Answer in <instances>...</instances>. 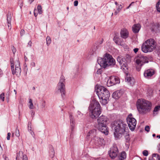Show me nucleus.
Instances as JSON below:
<instances>
[{"label": "nucleus", "mask_w": 160, "mask_h": 160, "mask_svg": "<svg viewBox=\"0 0 160 160\" xmlns=\"http://www.w3.org/2000/svg\"><path fill=\"white\" fill-rule=\"evenodd\" d=\"M112 128L114 130V135L116 140L119 139L125 132L128 128L127 124L122 120H118L113 122Z\"/></svg>", "instance_id": "obj_1"}, {"label": "nucleus", "mask_w": 160, "mask_h": 160, "mask_svg": "<svg viewBox=\"0 0 160 160\" xmlns=\"http://www.w3.org/2000/svg\"><path fill=\"white\" fill-rule=\"evenodd\" d=\"M89 114L92 119H96L100 114V105L97 101L94 100L91 102L88 108Z\"/></svg>", "instance_id": "obj_2"}, {"label": "nucleus", "mask_w": 160, "mask_h": 160, "mask_svg": "<svg viewBox=\"0 0 160 160\" xmlns=\"http://www.w3.org/2000/svg\"><path fill=\"white\" fill-rule=\"evenodd\" d=\"M101 59L102 60L101 62V69L106 68L110 66L114 67L115 65V60L109 53H105L102 58H101Z\"/></svg>", "instance_id": "obj_3"}, {"label": "nucleus", "mask_w": 160, "mask_h": 160, "mask_svg": "<svg viewBox=\"0 0 160 160\" xmlns=\"http://www.w3.org/2000/svg\"><path fill=\"white\" fill-rule=\"evenodd\" d=\"M157 46V42L152 38L147 40L144 42L141 46L142 51L144 53L151 52L154 50Z\"/></svg>", "instance_id": "obj_4"}, {"label": "nucleus", "mask_w": 160, "mask_h": 160, "mask_svg": "<svg viewBox=\"0 0 160 160\" xmlns=\"http://www.w3.org/2000/svg\"><path fill=\"white\" fill-rule=\"evenodd\" d=\"M137 106L140 113L145 114L150 111L152 104L148 101L144 100L142 103L137 104Z\"/></svg>", "instance_id": "obj_5"}, {"label": "nucleus", "mask_w": 160, "mask_h": 160, "mask_svg": "<svg viewBox=\"0 0 160 160\" xmlns=\"http://www.w3.org/2000/svg\"><path fill=\"white\" fill-rule=\"evenodd\" d=\"M117 60L121 66V68L126 74L128 73V62L130 61V56L127 55L126 57L118 56L117 58Z\"/></svg>", "instance_id": "obj_6"}, {"label": "nucleus", "mask_w": 160, "mask_h": 160, "mask_svg": "<svg viewBox=\"0 0 160 160\" xmlns=\"http://www.w3.org/2000/svg\"><path fill=\"white\" fill-rule=\"evenodd\" d=\"M136 68L137 71H140L142 66L145 63L148 62V58L146 56L140 55L136 57L135 58Z\"/></svg>", "instance_id": "obj_7"}, {"label": "nucleus", "mask_w": 160, "mask_h": 160, "mask_svg": "<svg viewBox=\"0 0 160 160\" xmlns=\"http://www.w3.org/2000/svg\"><path fill=\"white\" fill-rule=\"evenodd\" d=\"M65 79L63 76H62L58 83L57 88L58 90H59L61 94L62 97L63 98L65 95Z\"/></svg>", "instance_id": "obj_8"}, {"label": "nucleus", "mask_w": 160, "mask_h": 160, "mask_svg": "<svg viewBox=\"0 0 160 160\" xmlns=\"http://www.w3.org/2000/svg\"><path fill=\"white\" fill-rule=\"evenodd\" d=\"M127 121L130 129L133 131L135 129L136 125V120L132 117V114H129L127 118Z\"/></svg>", "instance_id": "obj_9"}, {"label": "nucleus", "mask_w": 160, "mask_h": 160, "mask_svg": "<svg viewBox=\"0 0 160 160\" xmlns=\"http://www.w3.org/2000/svg\"><path fill=\"white\" fill-rule=\"evenodd\" d=\"M118 152V148L116 145H114L110 148L108 151V154L112 159H114L117 157Z\"/></svg>", "instance_id": "obj_10"}, {"label": "nucleus", "mask_w": 160, "mask_h": 160, "mask_svg": "<svg viewBox=\"0 0 160 160\" xmlns=\"http://www.w3.org/2000/svg\"><path fill=\"white\" fill-rule=\"evenodd\" d=\"M119 83L120 80L119 78L115 76H110L107 82L108 87L113 86Z\"/></svg>", "instance_id": "obj_11"}, {"label": "nucleus", "mask_w": 160, "mask_h": 160, "mask_svg": "<svg viewBox=\"0 0 160 160\" xmlns=\"http://www.w3.org/2000/svg\"><path fill=\"white\" fill-rule=\"evenodd\" d=\"M156 73L155 70L152 68L146 69L144 71L143 75L145 78L150 79Z\"/></svg>", "instance_id": "obj_12"}, {"label": "nucleus", "mask_w": 160, "mask_h": 160, "mask_svg": "<svg viewBox=\"0 0 160 160\" xmlns=\"http://www.w3.org/2000/svg\"><path fill=\"white\" fill-rule=\"evenodd\" d=\"M99 43L97 44L96 43L92 48L89 50L87 56L88 58H89L91 55L93 54L94 53H96L97 52H98V49L99 48Z\"/></svg>", "instance_id": "obj_13"}, {"label": "nucleus", "mask_w": 160, "mask_h": 160, "mask_svg": "<svg viewBox=\"0 0 160 160\" xmlns=\"http://www.w3.org/2000/svg\"><path fill=\"white\" fill-rule=\"evenodd\" d=\"M109 91L104 87L101 86V97H103L106 98H109Z\"/></svg>", "instance_id": "obj_14"}, {"label": "nucleus", "mask_w": 160, "mask_h": 160, "mask_svg": "<svg viewBox=\"0 0 160 160\" xmlns=\"http://www.w3.org/2000/svg\"><path fill=\"white\" fill-rule=\"evenodd\" d=\"M15 68L14 70V73L12 74L13 75H14L15 74L18 76H19L21 72V69L20 68V63L18 60L16 62H15Z\"/></svg>", "instance_id": "obj_15"}, {"label": "nucleus", "mask_w": 160, "mask_h": 160, "mask_svg": "<svg viewBox=\"0 0 160 160\" xmlns=\"http://www.w3.org/2000/svg\"><path fill=\"white\" fill-rule=\"evenodd\" d=\"M129 32L126 28L122 29L120 32V35L121 38L123 39H126L129 36Z\"/></svg>", "instance_id": "obj_16"}, {"label": "nucleus", "mask_w": 160, "mask_h": 160, "mask_svg": "<svg viewBox=\"0 0 160 160\" xmlns=\"http://www.w3.org/2000/svg\"><path fill=\"white\" fill-rule=\"evenodd\" d=\"M123 93V91L121 90H117L113 93L112 97L115 99H118L122 95Z\"/></svg>", "instance_id": "obj_17"}, {"label": "nucleus", "mask_w": 160, "mask_h": 160, "mask_svg": "<svg viewBox=\"0 0 160 160\" xmlns=\"http://www.w3.org/2000/svg\"><path fill=\"white\" fill-rule=\"evenodd\" d=\"M141 27L139 23L134 24L132 27V31L135 33H138Z\"/></svg>", "instance_id": "obj_18"}, {"label": "nucleus", "mask_w": 160, "mask_h": 160, "mask_svg": "<svg viewBox=\"0 0 160 160\" xmlns=\"http://www.w3.org/2000/svg\"><path fill=\"white\" fill-rule=\"evenodd\" d=\"M12 18V15L11 12H9L7 14V21L8 23V28L10 29L11 28V21Z\"/></svg>", "instance_id": "obj_19"}, {"label": "nucleus", "mask_w": 160, "mask_h": 160, "mask_svg": "<svg viewBox=\"0 0 160 160\" xmlns=\"http://www.w3.org/2000/svg\"><path fill=\"white\" fill-rule=\"evenodd\" d=\"M101 132L105 135H108V129L107 125L101 126Z\"/></svg>", "instance_id": "obj_20"}, {"label": "nucleus", "mask_w": 160, "mask_h": 160, "mask_svg": "<svg viewBox=\"0 0 160 160\" xmlns=\"http://www.w3.org/2000/svg\"><path fill=\"white\" fill-rule=\"evenodd\" d=\"M125 80L131 86H132L134 85L135 81L133 78L127 77L126 78Z\"/></svg>", "instance_id": "obj_21"}, {"label": "nucleus", "mask_w": 160, "mask_h": 160, "mask_svg": "<svg viewBox=\"0 0 160 160\" xmlns=\"http://www.w3.org/2000/svg\"><path fill=\"white\" fill-rule=\"evenodd\" d=\"M113 40L117 44L121 46L122 45V40L119 37L115 36L114 37Z\"/></svg>", "instance_id": "obj_22"}, {"label": "nucleus", "mask_w": 160, "mask_h": 160, "mask_svg": "<svg viewBox=\"0 0 160 160\" xmlns=\"http://www.w3.org/2000/svg\"><path fill=\"white\" fill-rule=\"evenodd\" d=\"M107 118L105 116L102 115L101 116V126L107 125Z\"/></svg>", "instance_id": "obj_23"}, {"label": "nucleus", "mask_w": 160, "mask_h": 160, "mask_svg": "<svg viewBox=\"0 0 160 160\" xmlns=\"http://www.w3.org/2000/svg\"><path fill=\"white\" fill-rule=\"evenodd\" d=\"M49 152L50 154V156L52 158L54 156L55 152L53 147L52 145H49Z\"/></svg>", "instance_id": "obj_24"}, {"label": "nucleus", "mask_w": 160, "mask_h": 160, "mask_svg": "<svg viewBox=\"0 0 160 160\" xmlns=\"http://www.w3.org/2000/svg\"><path fill=\"white\" fill-rule=\"evenodd\" d=\"M159 27V25L158 23H156L152 25L151 28V30L152 32H157L158 29Z\"/></svg>", "instance_id": "obj_25"}, {"label": "nucleus", "mask_w": 160, "mask_h": 160, "mask_svg": "<svg viewBox=\"0 0 160 160\" xmlns=\"http://www.w3.org/2000/svg\"><path fill=\"white\" fill-rule=\"evenodd\" d=\"M126 158V153L124 151H122L118 157L119 160H124Z\"/></svg>", "instance_id": "obj_26"}, {"label": "nucleus", "mask_w": 160, "mask_h": 160, "mask_svg": "<svg viewBox=\"0 0 160 160\" xmlns=\"http://www.w3.org/2000/svg\"><path fill=\"white\" fill-rule=\"evenodd\" d=\"M100 91V86L99 85L97 84L95 87V92L98 96L99 98L100 99L99 92Z\"/></svg>", "instance_id": "obj_27"}, {"label": "nucleus", "mask_w": 160, "mask_h": 160, "mask_svg": "<svg viewBox=\"0 0 160 160\" xmlns=\"http://www.w3.org/2000/svg\"><path fill=\"white\" fill-rule=\"evenodd\" d=\"M31 126V122H29L28 124V130L31 133L32 137H34L35 136L34 132L32 130Z\"/></svg>", "instance_id": "obj_28"}, {"label": "nucleus", "mask_w": 160, "mask_h": 160, "mask_svg": "<svg viewBox=\"0 0 160 160\" xmlns=\"http://www.w3.org/2000/svg\"><path fill=\"white\" fill-rule=\"evenodd\" d=\"M109 98H104L103 97H101V103L103 105H105L108 103Z\"/></svg>", "instance_id": "obj_29"}, {"label": "nucleus", "mask_w": 160, "mask_h": 160, "mask_svg": "<svg viewBox=\"0 0 160 160\" xmlns=\"http://www.w3.org/2000/svg\"><path fill=\"white\" fill-rule=\"evenodd\" d=\"M96 130L95 129H92L89 131L87 134V136H93L95 135Z\"/></svg>", "instance_id": "obj_30"}, {"label": "nucleus", "mask_w": 160, "mask_h": 160, "mask_svg": "<svg viewBox=\"0 0 160 160\" xmlns=\"http://www.w3.org/2000/svg\"><path fill=\"white\" fill-rule=\"evenodd\" d=\"M10 64L11 69L12 70V73L14 74V61L12 58H10Z\"/></svg>", "instance_id": "obj_31"}, {"label": "nucleus", "mask_w": 160, "mask_h": 160, "mask_svg": "<svg viewBox=\"0 0 160 160\" xmlns=\"http://www.w3.org/2000/svg\"><path fill=\"white\" fill-rule=\"evenodd\" d=\"M149 160H160L159 156L158 154H153L152 157L151 159H149Z\"/></svg>", "instance_id": "obj_32"}, {"label": "nucleus", "mask_w": 160, "mask_h": 160, "mask_svg": "<svg viewBox=\"0 0 160 160\" xmlns=\"http://www.w3.org/2000/svg\"><path fill=\"white\" fill-rule=\"evenodd\" d=\"M123 135H125L124 137L127 142H128L130 139V136L128 132L126 131V132Z\"/></svg>", "instance_id": "obj_33"}, {"label": "nucleus", "mask_w": 160, "mask_h": 160, "mask_svg": "<svg viewBox=\"0 0 160 160\" xmlns=\"http://www.w3.org/2000/svg\"><path fill=\"white\" fill-rule=\"evenodd\" d=\"M100 117L98 118L97 119L98 123H96L94 125V126L97 128L99 131H100Z\"/></svg>", "instance_id": "obj_34"}, {"label": "nucleus", "mask_w": 160, "mask_h": 160, "mask_svg": "<svg viewBox=\"0 0 160 160\" xmlns=\"http://www.w3.org/2000/svg\"><path fill=\"white\" fill-rule=\"evenodd\" d=\"M69 116L70 120L71 125L73 127L74 125L75 121L72 118V115H70Z\"/></svg>", "instance_id": "obj_35"}, {"label": "nucleus", "mask_w": 160, "mask_h": 160, "mask_svg": "<svg viewBox=\"0 0 160 160\" xmlns=\"http://www.w3.org/2000/svg\"><path fill=\"white\" fill-rule=\"evenodd\" d=\"M29 103L30 104L29 106V107L30 109H33L34 108V106L32 102V99L31 98L29 99Z\"/></svg>", "instance_id": "obj_36"}, {"label": "nucleus", "mask_w": 160, "mask_h": 160, "mask_svg": "<svg viewBox=\"0 0 160 160\" xmlns=\"http://www.w3.org/2000/svg\"><path fill=\"white\" fill-rule=\"evenodd\" d=\"M46 42L47 46H48L51 42V40L50 37H47L46 38Z\"/></svg>", "instance_id": "obj_37"}, {"label": "nucleus", "mask_w": 160, "mask_h": 160, "mask_svg": "<svg viewBox=\"0 0 160 160\" xmlns=\"http://www.w3.org/2000/svg\"><path fill=\"white\" fill-rule=\"evenodd\" d=\"M156 7L157 11L160 12V0L157 3Z\"/></svg>", "instance_id": "obj_38"}, {"label": "nucleus", "mask_w": 160, "mask_h": 160, "mask_svg": "<svg viewBox=\"0 0 160 160\" xmlns=\"http://www.w3.org/2000/svg\"><path fill=\"white\" fill-rule=\"evenodd\" d=\"M38 13L39 14H41L42 13V8L41 5H38Z\"/></svg>", "instance_id": "obj_39"}, {"label": "nucleus", "mask_w": 160, "mask_h": 160, "mask_svg": "<svg viewBox=\"0 0 160 160\" xmlns=\"http://www.w3.org/2000/svg\"><path fill=\"white\" fill-rule=\"evenodd\" d=\"M160 108V106H156L154 108V110H153V114H154L155 112H156L157 111H158L159 110Z\"/></svg>", "instance_id": "obj_40"}, {"label": "nucleus", "mask_w": 160, "mask_h": 160, "mask_svg": "<svg viewBox=\"0 0 160 160\" xmlns=\"http://www.w3.org/2000/svg\"><path fill=\"white\" fill-rule=\"evenodd\" d=\"M15 135L16 137H18L20 136V133H19V130L17 128H16V132H15Z\"/></svg>", "instance_id": "obj_41"}, {"label": "nucleus", "mask_w": 160, "mask_h": 160, "mask_svg": "<svg viewBox=\"0 0 160 160\" xmlns=\"http://www.w3.org/2000/svg\"><path fill=\"white\" fill-rule=\"evenodd\" d=\"M4 93H2L0 95V98L2 101H4Z\"/></svg>", "instance_id": "obj_42"}, {"label": "nucleus", "mask_w": 160, "mask_h": 160, "mask_svg": "<svg viewBox=\"0 0 160 160\" xmlns=\"http://www.w3.org/2000/svg\"><path fill=\"white\" fill-rule=\"evenodd\" d=\"M142 154L144 156H147L148 155V152L147 150H144L143 151Z\"/></svg>", "instance_id": "obj_43"}, {"label": "nucleus", "mask_w": 160, "mask_h": 160, "mask_svg": "<svg viewBox=\"0 0 160 160\" xmlns=\"http://www.w3.org/2000/svg\"><path fill=\"white\" fill-rule=\"evenodd\" d=\"M118 6V7L117 9V10L119 12L122 9V7L121 4L119 5Z\"/></svg>", "instance_id": "obj_44"}, {"label": "nucleus", "mask_w": 160, "mask_h": 160, "mask_svg": "<svg viewBox=\"0 0 160 160\" xmlns=\"http://www.w3.org/2000/svg\"><path fill=\"white\" fill-rule=\"evenodd\" d=\"M145 130L146 131L148 132L150 131V127L148 126H147L145 128Z\"/></svg>", "instance_id": "obj_45"}, {"label": "nucleus", "mask_w": 160, "mask_h": 160, "mask_svg": "<svg viewBox=\"0 0 160 160\" xmlns=\"http://www.w3.org/2000/svg\"><path fill=\"white\" fill-rule=\"evenodd\" d=\"M100 74V69H98L97 71V73H95V77L98 76V75Z\"/></svg>", "instance_id": "obj_46"}, {"label": "nucleus", "mask_w": 160, "mask_h": 160, "mask_svg": "<svg viewBox=\"0 0 160 160\" xmlns=\"http://www.w3.org/2000/svg\"><path fill=\"white\" fill-rule=\"evenodd\" d=\"M157 52L158 55L160 54V46L158 47L157 49Z\"/></svg>", "instance_id": "obj_47"}, {"label": "nucleus", "mask_w": 160, "mask_h": 160, "mask_svg": "<svg viewBox=\"0 0 160 160\" xmlns=\"http://www.w3.org/2000/svg\"><path fill=\"white\" fill-rule=\"evenodd\" d=\"M12 50L13 54H14L15 52H16V49L14 46L12 47Z\"/></svg>", "instance_id": "obj_48"}, {"label": "nucleus", "mask_w": 160, "mask_h": 160, "mask_svg": "<svg viewBox=\"0 0 160 160\" xmlns=\"http://www.w3.org/2000/svg\"><path fill=\"white\" fill-rule=\"evenodd\" d=\"M78 4V1L77 0H75L74 2V5L75 6H77Z\"/></svg>", "instance_id": "obj_49"}, {"label": "nucleus", "mask_w": 160, "mask_h": 160, "mask_svg": "<svg viewBox=\"0 0 160 160\" xmlns=\"http://www.w3.org/2000/svg\"><path fill=\"white\" fill-rule=\"evenodd\" d=\"M10 136H11V133L10 132L8 133V136L7 137V139L8 140H10Z\"/></svg>", "instance_id": "obj_50"}, {"label": "nucleus", "mask_w": 160, "mask_h": 160, "mask_svg": "<svg viewBox=\"0 0 160 160\" xmlns=\"http://www.w3.org/2000/svg\"><path fill=\"white\" fill-rule=\"evenodd\" d=\"M24 30L23 29H22L20 32V34L21 36H22L24 33Z\"/></svg>", "instance_id": "obj_51"}, {"label": "nucleus", "mask_w": 160, "mask_h": 160, "mask_svg": "<svg viewBox=\"0 0 160 160\" xmlns=\"http://www.w3.org/2000/svg\"><path fill=\"white\" fill-rule=\"evenodd\" d=\"M23 160H28V158L26 155H24L23 156Z\"/></svg>", "instance_id": "obj_52"}, {"label": "nucleus", "mask_w": 160, "mask_h": 160, "mask_svg": "<svg viewBox=\"0 0 160 160\" xmlns=\"http://www.w3.org/2000/svg\"><path fill=\"white\" fill-rule=\"evenodd\" d=\"M83 114H82L80 112L78 111L77 116L78 117L79 116H82Z\"/></svg>", "instance_id": "obj_53"}, {"label": "nucleus", "mask_w": 160, "mask_h": 160, "mask_svg": "<svg viewBox=\"0 0 160 160\" xmlns=\"http://www.w3.org/2000/svg\"><path fill=\"white\" fill-rule=\"evenodd\" d=\"M138 48H135L134 49L133 51L135 53H136L138 51Z\"/></svg>", "instance_id": "obj_54"}, {"label": "nucleus", "mask_w": 160, "mask_h": 160, "mask_svg": "<svg viewBox=\"0 0 160 160\" xmlns=\"http://www.w3.org/2000/svg\"><path fill=\"white\" fill-rule=\"evenodd\" d=\"M23 2L22 1H21V3L20 4V7L21 8H22V7L23 6Z\"/></svg>", "instance_id": "obj_55"}, {"label": "nucleus", "mask_w": 160, "mask_h": 160, "mask_svg": "<svg viewBox=\"0 0 160 160\" xmlns=\"http://www.w3.org/2000/svg\"><path fill=\"white\" fill-rule=\"evenodd\" d=\"M134 3V2H131V3L129 4V5L127 7V9H128L131 6V5H132V4L133 3Z\"/></svg>", "instance_id": "obj_56"}, {"label": "nucleus", "mask_w": 160, "mask_h": 160, "mask_svg": "<svg viewBox=\"0 0 160 160\" xmlns=\"http://www.w3.org/2000/svg\"><path fill=\"white\" fill-rule=\"evenodd\" d=\"M134 3V2H131V3L129 4V5L127 7V9H128L131 6V5H132V4L133 3Z\"/></svg>", "instance_id": "obj_57"}, {"label": "nucleus", "mask_w": 160, "mask_h": 160, "mask_svg": "<svg viewBox=\"0 0 160 160\" xmlns=\"http://www.w3.org/2000/svg\"><path fill=\"white\" fill-rule=\"evenodd\" d=\"M134 3V2H131V3L129 4V5L127 7V9H128L131 6V5H132V4L133 3Z\"/></svg>", "instance_id": "obj_58"}, {"label": "nucleus", "mask_w": 160, "mask_h": 160, "mask_svg": "<svg viewBox=\"0 0 160 160\" xmlns=\"http://www.w3.org/2000/svg\"><path fill=\"white\" fill-rule=\"evenodd\" d=\"M45 102L44 101L42 105V108H44L45 107Z\"/></svg>", "instance_id": "obj_59"}, {"label": "nucleus", "mask_w": 160, "mask_h": 160, "mask_svg": "<svg viewBox=\"0 0 160 160\" xmlns=\"http://www.w3.org/2000/svg\"><path fill=\"white\" fill-rule=\"evenodd\" d=\"M28 45H29L30 46H31L32 45V42L31 41H30L28 43Z\"/></svg>", "instance_id": "obj_60"}, {"label": "nucleus", "mask_w": 160, "mask_h": 160, "mask_svg": "<svg viewBox=\"0 0 160 160\" xmlns=\"http://www.w3.org/2000/svg\"><path fill=\"white\" fill-rule=\"evenodd\" d=\"M31 65L33 67H35V63L34 62H32L31 63Z\"/></svg>", "instance_id": "obj_61"}, {"label": "nucleus", "mask_w": 160, "mask_h": 160, "mask_svg": "<svg viewBox=\"0 0 160 160\" xmlns=\"http://www.w3.org/2000/svg\"><path fill=\"white\" fill-rule=\"evenodd\" d=\"M99 58H98L97 61L98 65H100V62H99Z\"/></svg>", "instance_id": "obj_62"}, {"label": "nucleus", "mask_w": 160, "mask_h": 160, "mask_svg": "<svg viewBox=\"0 0 160 160\" xmlns=\"http://www.w3.org/2000/svg\"><path fill=\"white\" fill-rule=\"evenodd\" d=\"M118 12H119L118 11V12H117V11H115L114 12V15H117L118 14Z\"/></svg>", "instance_id": "obj_63"}, {"label": "nucleus", "mask_w": 160, "mask_h": 160, "mask_svg": "<svg viewBox=\"0 0 160 160\" xmlns=\"http://www.w3.org/2000/svg\"><path fill=\"white\" fill-rule=\"evenodd\" d=\"M158 152L160 153V143L159 146V147L158 148Z\"/></svg>", "instance_id": "obj_64"}]
</instances>
